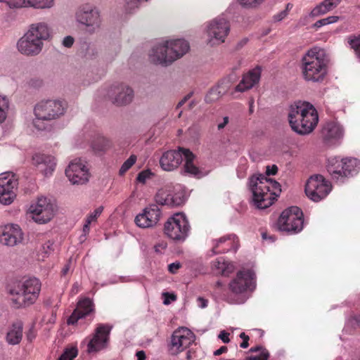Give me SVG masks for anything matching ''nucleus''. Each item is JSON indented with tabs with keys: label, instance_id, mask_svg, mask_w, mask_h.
I'll return each mask as SVG.
<instances>
[{
	"label": "nucleus",
	"instance_id": "1",
	"mask_svg": "<svg viewBox=\"0 0 360 360\" xmlns=\"http://www.w3.org/2000/svg\"><path fill=\"white\" fill-rule=\"evenodd\" d=\"M41 289V282L34 276H24L8 286L12 304L17 309L34 304L39 297Z\"/></svg>",
	"mask_w": 360,
	"mask_h": 360
},
{
	"label": "nucleus",
	"instance_id": "2",
	"mask_svg": "<svg viewBox=\"0 0 360 360\" xmlns=\"http://www.w3.org/2000/svg\"><path fill=\"white\" fill-rule=\"evenodd\" d=\"M288 120L293 131L300 134H307L316 126L319 116L313 105L308 102L297 101L290 105Z\"/></svg>",
	"mask_w": 360,
	"mask_h": 360
},
{
	"label": "nucleus",
	"instance_id": "3",
	"mask_svg": "<svg viewBox=\"0 0 360 360\" xmlns=\"http://www.w3.org/2000/svg\"><path fill=\"white\" fill-rule=\"evenodd\" d=\"M249 186L252 193L254 205L258 209L271 206L281 192L280 184L264 175H254L250 179Z\"/></svg>",
	"mask_w": 360,
	"mask_h": 360
},
{
	"label": "nucleus",
	"instance_id": "4",
	"mask_svg": "<svg viewBox=\"0 0 360 360\" xmlns=\"http://www.w3.org/2000/svg\"><path fill=\"white\" fill-rule=\"evenodd\" d=\"M51 37V30L44 22L33 23L28 31L18 40V51L27 56H35L41 53L44 41Z\"/></svg>",
	"mask_w": 360,
	"mask_h": 360
},
{
	"label": "nucleus",
	"instance_id": "5",
	"mask_svg": "<svg viewBox=\"0 0 360 360\" xmlns=\"http://www.w3.org/2000/svg\"><path fill=\"white\" fill-rule=\"evenodd\" d=\"M183 156L185 160L184 172L200 177L201 172L193 162L195 156L188 149L179 148V150L167 151L160 158V166L165 171H172L182 162Z\"/></svg>",
	"mask_w": 360,
	"mask_h": 360
},
{
	"label": "nucleus",
	"instance_id": "6",
	"mask_svg": "<svg viewBox=\"0 0 360 360\" xmlns=\"http://www.w3.org/2000/svg\"><path fill=\"white\" fill-rule=\"evenodd\" d=\"M302 72L305 79L312 82L322 80L326 74V60L324 51L314 48L302 58Z\"/></svg>",
	"mask_w": 360,
	"mask_h": 360
},
{
	"label": "nucleus",
	"instance_id": "7",
	"mask_svg": "<svg viewBox=\"0 0 360 360\" xmlns=\"http://www.w3.org/2000/svg\"><path fill=\"white\" fill-rule=\"evenodd\" d=\"M65 110V103L60 100H43L34 107L35 119L33 124L35 128L43 130L45 129L42 121L56 120L63 115Z\"/></svg>",
	"mask_w": 360,
	"mask_h": 360
},
{
	"label": "nucleus",
	"instance_id": "8",
	"mask_svg": "<svg viewBox=\"0 0 360 360\" xmlns=\"http://www.w3.org/2000/svg\"><path fill=\"white\" fill-rule=\"evenodd\" d=\"M230 32V25L224 18H217L207 22L205 30V41L209 46H219L225 42Z\"/></svg>",
	"mask_w": 360,
	"mask_h": 360
},
{
	"label": "nucleus",
	"instance_id": "9",
	"mask_svg": "<svg viewBox=\"0 0 360 360\" xmlns=\"http://www.w3.org/2000/svg\"><path fill=\"white\" fill-rule=\"evenodd\" d=\"M303 213L296 206L290 207L281 214L278 220L279 231L289 233H297L303 229Z\"/></svg>",
	"mask_w": 360,
	"mask_h": 360
},
{
	"label": "nucleus",
	"instance_id": "10",
	"mask_svg": "<svg viewBox=\"0 0 360 360\" xmlns=\"http://www.w3.org/2000/svg\"><path fill=\"white\" fill-rule=\"evenodd\" d=\"M190 231V226L185 215L177 213L168 219L165 224L164 232L170 239L176 242L186 240Z\"/></svg>",
	"mask_w": 360,
	"mask_h": 360
},
{
	"label": "nucleus",
	"instance_id": "11",
	"mask_svg": "<svg viewBox=\"0 0 360 360\" xmlns=\"http://www.w3.org/2000/svg\"><path fill=\"white\" fill-rule=\"evenodd\" d=\"M111 327L107 324L99 323L94 333L86 337L84 342H86L88 353L98 352L107 347L110 338Z\"/></svg>",
	"mask_w": 360,
	"mask_h": 360
},
{
	"label": "nucleus",
	"instance_id": "12",
	"mask_svg": "<svg viewBox=\"0 0 360 360\" xmlns=\"http://www.w3.org/2000/svg\"><path fill=\"white\" fill-rule=\"evenodd\" d=\"M330 191V183L319 174L311 176L305 186L306 195L314 202H319L326 198Z\"/></svg>",
	"mask_w": 360,
	"mask_h": 360
},
{
	"label": "nucleus",
	"instance_id": "13",
	"mask_svg": "<svg viewBox=\"0 0 360 360\" xmlns=\"http://www.w3.org/2000/svg\"><path fill=\"white\" fill-rule=\"evenodd\" d=\"M32 219L37 223L45 224L49 221L54 215V205L48 198L39 197L32 203L30 208Z\"/></svg>",
	"mask_w": 360,
	"mask_h": 360
},
{
	"label": "nucleus",
	"instance_id": "14",
	"mask_svg": "<svg viewBox=\"0 0 360 360\" xmlns=\"http://www.w3.org/2000/svg\"><path fill=\"white\" fill-rule=\"evenodd\" d=\"M75 16L77 22L86 25L91 32H95L101 25L98 10L88 4L81 6L77 11Z\"/></svg>",
	"mask_w": 360,
	"mask_h": 360
},
{
	"label": "nucleus",
	"instance_id": "15",
	"mask_svg": "<svg viewBox=\"0 0 360 360\" xmlns=\"http://www.w3.org/2000/svg\"><path fill=\"white\" fill-rule=\"evenodd\" d=\"M18 180L10 172L0 174V202L4 205L11 204L16 197Z\"/></svg>",
	"mask_w": 360,
	"mask_h": 360
},
{
	"label": "nucleus",
	"instance_id": "16",
	"mask_svg": "<svg viewBox=\"0 0 360 360\" xmlns=\"http://www.w3.org/2000/svg\"><path fill=\"white\" fill-rule=\"evenodd\" d=\"M94 316V304L91 299L85 297L79 300L76 308L68 317L67 323L69 326H74L79 320L82 319H87L89 323L93 321Z\"/></svg>",
	"mask_w": 360,
	"mask_h": 360
},
{
	"label": "nucleus",
	"instance_id": "17",
	"mask_svg": "<svg viewBox=\"0 0 360 360\" xmlns=\"http://www.w3.org/2000/svg\"><path fill=\"white\" fill-rule=\"evenodd\" d=\"M195 340V335L187 328H179L174 330L171 338L170 351L178 354L188 347Z\"/></svg>",
	"mask_w": 360,
	"mask_h": 360
},
{
	"label": "nucleus",
	"instance_id": "18",
	"mask_svg": "<svg viewBox=\"0 0 360 360\" xmlns=\"http://www.w3.org/2000/svg\"><path fill=\"white\" fill-rule=\"evenodd\" d=\"M107 96L115 105H126L132 101L134 90L124 84L112 85L108 91Z\"/></svg>",
	"mask_w": 360,
	"mask_h": 360
},
{
	"label": "nucleus",
	"instance_id": "19",
	"mask_svg": "<svg viewBox=\"0 0 360 360\" xmlns=\"http://www.w3.org/2000/svg\"><path fill=\"white\" fill-rule=\"evenodd\" d=\"M24 233L18 224H8L0 226V243L13 247L22 243Z\"/></svg>",
	"mask_w": 360,
	"mask_h": 360
},
{
	"label": "nucleus",
	"instance_id": "20",
	"mask_svg": "<svg viewBox=\"0 0 360 360\" xmlns=\"http://www.w3.org/2000/svg\"><path fill=\"white\" fill-rule=\"evenodd\" d=\"M65 174L73 184H83L89 181V169L81 159L72 160L65 169Z\"/></svg>",
	"mask_w": 360,
	"mask_h": 360
},
{
	"label": "nucleus",
	"instance_id": "21",
	"mask_svg": "<svg viewBox=\"0 0 360 360\" xmlns=\"http://www.w3.org/2000/svg\"><path fill=\"white\" fill-rule=\"evenodd\" d=\"M229 288L234 294H242L255 288L254 274L249 270L238 272L229 283Z\"/></svg>",
	"mask_w": 360,
	"mask_h": 360
},
{
	"label": "nucleus",
	"instance_id": "22",
	"mask_svg": "<svg viewBox=\"0 0 360 360\" xmlns=\"http://www.w3.org/2000/svg\"><path fill=\"white\" fill-rule=\"evenodd\" d=\"M148 56L150 61L155 65L167 67L173 63V58L170 54V51L166 41L154 45Z\"/></svg>",
	"mask_w": 360,
	"mask_h": 360
},
{
	"label": "nucleus",
	"instance_id": "23",
	"mask_svg": "<svg viewBox=\"0 0 360 360\" xmlns=\"http://www.w3.org/2000/svg\"><path fill=\"white\" fill-rule=\"evenodd\" d=\"M160 217V210L157 205H152L143 210L141 214L136 215V226L146 229L155 226Z\"/></svg>",
	"mask_w": 360,
	"mask_h": 360
},
{
	"label": "nucleus",
	"instance_id": "24",
	"mask_svg": "<svg viewBox=\"0 0 360 360\" xmlns=\"http://www.w3.org/2000/svg\"><path fill=\"white\" fill-rule=\"evenodd\" d=\"M32 164L45 176L52 175L56 166V159L53 156L40 153L35 154L32 157Z\"/></svg>",
	"mask_w": 360,
	"mask_h": 360
},
{
	"label": "nucleus",
	"instance_id": "25",
	"mask_svg": "<svg viewBox=\"0 0 360 360\" xmlns=\"http://www.w3.org/2000/svg\"><path fill=\"white\" fill-rule=\"evenodd\" d=\"M166 41L170 51V54L173 58V62L181 58L190 49L188 42L184 39L169 40Z\"/></svg>",
	"mask_w": 360,
	"mask_h": 360
},
{
	"label": "nucleus",
	"instance_id": "26",
	"mask_svg": "<svg viewBox=\"0 0 360 360\" xmlns=\"http://www.w3.org/2000/svg\"><path fill=\"white\" fill-rule=\"evenodd\" d=\"M260 73V69L257 68L245 75L240 83L236 86V91L243 92L252 88L259 82Z\"/></svg>",
	"mask_w": 360,
	"mask_h": 360
},
{
	"label": "nucleus",
	"instance_id": "27",
	"mask_svg": "<svg viewBox=\"0 0 360 360\" xmlns=\"http://www.w3.org/2000/svg\"><path fill=\"white\" fill-rule=\"evenodd\" d=\"M23 324L21 321L14 322L8 328L6 340L9 345L19 344L22 338Z\"/></svg>",
	"mask_w": 360,
	"mask_h": 360
},
{
	"label": "nucleus",
	"instance_id": "28",
	"mask_svg": "<svg viewBox=\"0 0 360 360\" xmlns=\"http://www.w3.org/2000/svg\"><path fill=\"white\" fill-rule=\"evenodd\" d=\"M344 165L343 159L333 158L328 160V171L334 179L343 181Z\"/></svg>",
	"mask_w": 360,
	"mask_h": 360
},
{
	"label": "nucleus",
	"instance_id": "29",
	"mask_svg": "<svg viewBox=\"0 0 360 360\" xmlns=\"http://www.w3.org/2000/svg\"><path fill=\"white\" fill-rule=\"evenodd\" d=\"M322 134L326 140L337 139L342 136L343 130L340 124L329 122L323 127Z\"/></svg>",
	"mask_w": 360,
	"mask_h": 360
},
{
	"label": "nucleus",
	"instance_id": "30",
	"mask_svg": "<svg viewBox=\"0 0 360 360\" xmlns=\"http://www.w3.org/2000/svg\"><path fill=\"white\" fill-rule=\"evenodd\" d=\"M341 2L342 0H324L312 10L311 14L314 16L324 15L335 9Z\"/></svg>",
	"mask_w": 360,
	"mask_h": 360
},
{
	"label": "nucleus",
	"instance_id": "31",
	"mask_svg": "<svg viewBox=\"0 0 360 360\" xmlns=\"http://www.w3.org/2000/svg\"><path fill=\"white\" fill-rule=\"evenodd\" d=\"M163 195V193H158L155 198L157 203L169 207H176L182 205L184 202V198L180 196L167 195L164 197Z\"/></svg>",
	"mask_w": 360,
	"mask_h": 360
},
{
	"label": "nucleus",
	"instance_id": "32",
	"mask_svg": "<svg viewBox=\"0 0 360 360\" xmlns=\"http://www.w3.org/2000/svg\"><path fill=\"white\" fill-rule=\"evenodd\" d=\"M228 90V86L224 84H219L212 88L205 96V101L212 103L219 100Z\"/></svg>",
	"mask_w": 360,
	"mask_h": 360
},
{
	"label": "nucleus",
	"instance_id": "33",
	"mask_svg": "<svg viewBox=\"0 0 360 360\" xmlns=\"http://www.w3.org/2000/svg\"><path fill=\"white\" fill-rule=\"evenodd\" d=\"M343 176L347 177L358 172L360 169V162L356 158H343Z\"/></svg>",
	"mask_w": 360,
	"mask_h": 360
},
{
	"label": "nucleus",
	"instance_id": "34",
	"mask_svg": "<svg viewBox=\"0 0 360 360\" xmlns=\"http://www.w3.org/2000/svg\"><path fill=\"white\" fill-rule=\"evenodd\" d=\"M213 266L217 273L223 276H228L233 270V265L227 263L222 257L217 259V261L214 262Z\"/></svg>",
	"mask_w": 360,
	"mask_h": 360
},
{
	"label": "nucleus",
	"instance_id": "35",
	"mask_svg": "<svg viewBox=\"0 0 360 360\" xmlns=\"http://www.w3.org/2000/svg\"><path fill=\"white\" fill-rule=\"evenodd\" d=\"M9 109V100L6 96L0 95V123L6 119Z\"/></svg>",
	"mask_w": 360,
	"mask_h": 360
},
{
	"label": "nucleus",
	"instance_id": "36",
	"mask_svg": "<svg viewBox=\"0 0 360 360\" xmlns=\"http://www.w3.org/2000/svg\"><path fill=\"white\" fill-rule=\"evenodd\" d=\"M110 146V141L104 137L97 138L92 143V148L96 151H103Z\"/></svg>",
	"mask_w": 360,
	"mask_h": 360
},
{
	"label": "nucleus",
	"instance_id": "37",
	"mask_svg": "<svg viewBox=\"0 0 360 360\" xmlns=\"http://www.w3.org/2000/svg\"><path fill=\"white\" fill-rule=\"evenodd\" d=\"M53 3V0H27V6L37 8H50Z\"/></svg>",
	"mask_w": 360,
	"mask_h": 360
},
{
	"label": "nucleus",
	"instance_id": "38",
	"mask_svg": "<svg viewBox=\"0 0 360 360\" xmlns=\"http://www.w3.org/2000/svg\"><path fill=\"white\" fill-rule=\"evenodd\" d=\"M53 243L47 241L45 243L38 252L39 259L44 260L53 251Z\"/></svg>",
	"mask_w": 360,
	"mask_h": 360
},
{
	"label": "nucleus",
	"instance_id": "39",
	"mask_svg": "<svg viewBox=\"0 0 360 360\" xmlns=\"http://www.w3.org/2000/svg\"><path fill=\"white\" fill-rule=\"evenodd\" d=\"M78 354V350L76 347L67 348L64 352L59 357L58 360H73Z\"/></svg>",
	"mask_w": 360,
	"mask_h": 360
},
{
	"label": "nucleus",
	"instance_id": "40",
	"mask_svg": "<svg viewBox=\"0 0 360 360\" xmlns=\"http://www.w3.org/2000/svg\"><path fill=\"white\" fill-rule=\"evenodd\" d=\"M154 174L149 169L141 171L136 176V182L145 184L153 177Z\"/></svg>",
	"mask_w": 360,
	"mask_h": 360
},
{
	"label": "nucleus",
	"instance_id": "41",
	"mask_svg": "<svg viewBox=\"0 0 360 360\" xmlns=\"http://www.w3.org/2000/svg\"><path fill=\"white\" fill-rule=\"evenodd\" d=\"M338 19H339L338 16H335V15L329 16L326 18H323V19H321V20L316 21L314 24L313 26L316 28H319L322 26L336 22L338 20Z\"/></svg>",
	"mask_w": 360,
	"mask_h": 360
},
{
	"label": "nucleus",
	"instance_id": "42",
	"mask_svg": "<svg viewBox=\"0 0 360 360\" xmlns=\"http://www.w3.org/2000/svg\"><path fill=\"white\" fill-rule=\"evenodd\" d=\"M135 163V155H131L129 158L126 160L120 169V175H124Z\"/></svg>",
	"mask_w": 360,
	"mask_h": 360
},
{
	"label": "nucleus",
	"instance_id": "43",
	"mask_svg": "<svg viewBox=\"0 0 360 360\" xmlns=\"http://www.w3.org/2000/svg\"><path fill=\"white\" fill-rule=\"evenodd\" d=\"M103 211V207L99 206L93 212H91L89 214L87 215L85 221L88 222V224L96 222L97 221L98 217L101 214Z\"/></svg>",
	"mask_w": 360,
	"mask_h": 360
},
{
	"label": "nucleus",
	"instance_id": "44",
	"mask_svg": "<svg viewBox=\"0 0 360 360\" xmlns=\"http://www.w3.org/2000/svg\"><path fill=\"white\" fill-rule=\"evenodd\" d=\"M1 2L6 3L10 8L27 7V0H0Z\"/></svg>",
	"mask_w": 360,
	"mask_h": 360
},
{
	"label": "nucleus",
	"instance_id": "45",
	"mask_svg": "<svg viewBox=\"0 0 360 360\" xmlns=\"http://www.w3.org/2000/svg\"><path fill=\"white\" fill-rule=\"evenodd\" d=\"M351 48L354 49L357 57L360 58V36L355 37L349 41Z\"/></svg>",
	"mask_w": 360,
	"mask_h": 360
},
{
	"label": "nucleus",
	"instance_id": "46",
	"mask_svg": "<svg viewBox=\"0 0 360 360\" xmlns=\"http://www.w3.org/2000/svg\"><path fill=\"white\" fill-rule=\"evenodd\" d=\"M238 1L243 6L255 8L262 4L264 0H238Z\"/></svg>",
	"mask_w": 360,
	"mask_h": 360
},
{
	"label": "nucleus",
	"instance_id": "47",
	"mask_svg": "<svg viewBox=\"0 0 360 360\" xmlns=\"http://www.w3.org/2000/svg\"><path fill=\"white\" fill-rule=\"evenodd\" d=\"M227 240V238L221 237L217 240L214 241V245L212 249V255H216L219 253V251L217 250V248L220 245V244L225 243Z\"/></svg>",
	"mask_w": 360,
	"mask_h": 360
},
{
	"label": "nucleus",
	"instance_id": "48",
	"mask_svg": "<svg viewBox=\"0 0 360 360\" xmlns=\"http://www.w3.org/2000/svg\"><path fill=\"white\" fill-rule=\"evenodd\" d=\"M269 356V353L267 350H262L259 356H250L246 360H267Z\"/></svg>",
	"mask_w": 360,
	"mask_h": 360
},
{
	"label": "nucleus",
	"instance_id": "49",
	"mask_svg": "<svg viewBox=\"0 0 360 360\" xmlns=\"http://www.w3.org/2000/svg\"><path fill=\"white\" fill-rule=\"evenodd\" d=\"M135 8V0H126L124 9L127 13H131Z\"/></svg>",
	"mask_w": 360,
	"mask_h": 360
},
{
	"label": "nucleus",
	"instance_id": "50",
	"mask_svg": "<svg viewBox=\"0 0 360 360\" xmlns=\"http://www.w3.org/2000/svg\"><path fill=\"white\" fill-rule=\"evenodd\" d=\"M181 267V264L179 262H176L168 265V270L172 274H176Z\"/></svg>",
	"mask_w": 360,
	"mask_h": 360
},
{
	"label": "nucleus",
	"instance_id": "51",
	"mask_svg": "<svg viewBox=\"0 0 360 360\" xmlns=\"http://www.w3.org/2000/svg\"><path fill=\"white\" fill-rule=\"evenodd\" d=\"M74 38L71 36L65 37L63 40V45L65 47L70 48L73 45Z\"/></svg>",
	"mask_w": 360,
	"mask_h": 360
},
{
	"label": "nucleus",
	"instance_id": "52",
	"mask_svg": "<svg viewBox=\"0 0 360 360\" xmlns=\"http://www.w3.org/2000/svg\"><path fill=\"white\" fill-rule=\"evenodd\" d=\"M240 338L243 340V342L240 344V347L242 348H247L249 345V337L247 335H245V333H241L240 335Z\"/></svg>",
	"mask_w": 360,
	"mask_h": 360
},
{
	"label": "nucleus",
	"instance_id": "53",
	"mask_svg": "<svg viewBox=\"0 0 360 360\" xmlns=\"http://www.w3.org/2000/svg\"><path fill=\"white\" fill-rule=\"evenodd\" d=\"M349 323L351 325L353 328H357L360 326V317H352L349 319Z\"/></svg>",
	"mask_w": 360,
	"mask_h": 360
},
{
	"label": "nucleus",
	"instance_id": "54",
	"mask_svg": "<svg viewBox=\"0 0 360 360\" xmlns=\"http://www.w3.org/2000/svg\"><path fill=\"white\" fill-rule=\"evenodd\" d=\"M207 303H208L207 300H206L202 297H199L197 299L198 306L200 308H205L207 306Z\"/></svg>",
	"mask_w": 360,
	"mask_h": 360
},
{
	"label": "nucleus",
	"instance_id": "55",
	"mask_svg": "<svg viewBox=\"0 0 360 360\" xmlns=\"http://www.w3.org/2000/svg\"><path fill=\"white\" fill-rule=\"evenodd\" d=\"M42 84V80L39 78L31 79L29 85L34 87H39Z\"/></svg>",
	"mask_w": 360,
	"mask_h": 360
},
{
	"label": "nucleus",
	"instance_id": "56",
	"mask_svg": "<svg viewBox=\"0 0 360 360\" xmlns=\"http://www.w3.org/2000/svg\"><path fill=\"white\" fill-rule=\"evenodd\" d=\"M278 171V167L276 165H273L272 167L267 166L266 174L267 176L274 175L276 174Z\"/></svg>",
	"mask_w": 360,
	"mask_h": 360
},
{
	"label": "nucleus",
	"instance_id": "57",
	"mask_svg": "<svg viewBox=\"0 0 360 360\" xmlns=\"http://www.w3.org/2000/svg\"><path fill=\"white\" fill-rule=\"evenodd\" d=\"M229 333L225 331H221L219 335V338H220L224 343L229 342L230 340L229 338Z\"/></svg>",
	"mask_w": 360,
	"mask_h": 360
},
{
	"label": "nucleus",
	"instance_id": "58",
	"mask_svg": "<svg viewBox=\"0 0 360 360\" xmlns=\"http://www.w3.org/2000/svg\"><path fill=\"white\" fill-rule=\"evenodd\" d=\"M287 15V11H283L278 15H275V20L277 21H281Z\"/></svg>",
	"mask_w": 360,
	"mask_h": 360
},
{
	"label": "nucleus",
	"instance_id": "59",
	"mask_svg": "<svg viewBox=\"0 0 360 360\" xmlns=\"http://www.w3.org/2000/svg\"><path fill=\"white\" fill-rule=\"evenodd\" d=\"M70 263L71 262L69 261L65 266L63 268L62 271H61V274L63 276H65L70 271Z\"/></svg>",
	"mask_w": 360,
	"mask_h": 360
},
{
	"label": "nucleus",
	"instance_id": "60",
	"mask_svg": "<svg viewBox=\"0 0 360 360\" xmlns=\"http://www.w3.org/2000/svg\"><path fill=\"white\" fill-rule=\"evenodd\" d=\"M146 356L145 352L141 350L136 352V359L137 360H146Z\"/></svg>",
	"mask_w": 360,
	"mask_h": 360
},
{
	"label": "nucleus",
	"instance_id": "61",
	"mask_svg": "<svg viewBox=\"0 0 360 360\" xmlns=\"http://www.w3.org/2000/svg\"><path fill=\"white\" fill-rule=\"evenodd\" d=\"M35 338V334L32 329H30L29 332L27 333V338L28 341L32 342L33 339Z\"/></svg>",
	"mask_w": 360,
	"mask_h": 360
},
{
	"label": "nucleus",
	"instance_id": "62",
	"mask_svg": "<svg viewBox=\"0 0 360 360\" xmlns=\"http://www.w3.org/2000/svg\"><path fill=\"white\" fill-rule=\"evenodd\" d=\"M226 350H227V347L225 346H222L219 349L216 350L214 352V354L215 356H219V355L223 354L224 352H225Z\"/></svg>",
	"mask_w": 360,
	"mask_h": 360
},
{
	"label": "nucleus",
	"instance_id": "63",
	"mask_svg": "<svg viewBox=\"0 0 360 360\" xmlns=\"http://www.w3.org/2000/svg\"><path fill=\"white\" fill-rule=\"evenodd\" d=\"M229 122V117H224V122H222V123H220L218 124L217 126V128L218 129H222Z\"/></svg>",
	"mask_w": 360,
	"mask_h": 360
},
{
	"label": "nucleus",
	"instance_id": "64",
	"mask_svg": "<svg viewBox=\"0 0 360 360\" xmlns=\"http://www.w3.org/2000/svg\"><path fill=\"white\" fill-rule=\"evenodd\" d=\"M90 225L91 224H88V222H86L85 221V223L84 224V226H83V233L84 235H86L89 233V231H90Z\"/></svg>",
	"mask_w": 360,
	"mask_h": 360
}]
</instances>
